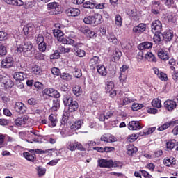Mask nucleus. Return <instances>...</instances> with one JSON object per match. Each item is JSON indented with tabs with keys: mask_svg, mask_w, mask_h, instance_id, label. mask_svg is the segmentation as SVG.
I'll list each match as a JSON object with an SVG mask.
<instances>
[{
	"mask_svg": "<svg viewBox=\"0 0 178 178\" xmlns=\"http://www.w3.org/2000/svg\"><path fill=\"white\" fill-rule=\"evenodd\" d=\"M17 51L18 52H22L24 56L26 57L33 56V55L35 54V49L33 46V43L30 41L22 42L19 47H17Z\"/></svg>",
	"mask_w": 178,
	"mask_h": 178,
	"instance_id": "f257e3e1",
	"label": "nucleus"
},
{
	"mask_svg": "<svg viewBox=\"0 0 178 178\" xmlns=\"http://www.w3.org/2000/svg\"><path fill=\"white\" fill-rule=\"evenodd\" d=\"M53 34L56 38H57V40L58 42H60L61 44H63L64 45H74L75 41L73 39L70 38L67 36H65L63 34V32L60 31V29H54L53 31Z\"/></svg>",
	"mask_w": 178,
	"mask_h": 178,
	"instance_id": "f03ea898",
	"label": "nucleus"
},
{
	"mask_svg": "<svg viewBox=\"0 0 178 178\" xmlns=\"http://www.w3.org/2000/svg\"><path fill=\"white\" fill-rule=\"evenodd\" d=\"M134 101V99L124 96V93L123 92H120L117 95L116 102L119 106L129 105V104H131Z\"/></svg>",
	"mask_w": 178,
	"mask_h": 178,
	"instance_id": "7ed1b4c3",
	"label": "nucleus"
},
{
	"mask_svg": "<svg viewBox=\"0 0 178 178\" xmlns=\"http://www.w3.org/2000/svg\"><path fill=\"white\" fill-rule=\"evenodd\" d=\"M152 31L154 34H159L162 31V22L159 19H156L152 22Z\"/></svg>",
	"mask_w": 178,
	"mask_h": 178,
	"instance_id": "20e7f679",
	"label": "nucleus"
},
{
	"mask_svg": "<svg viewBox=\"0 0 178 178\" xmlns=\"http://www.w3.org/2000/svg\"><path fill=\"white\" fill-rule=\"evenodd\" d=\"M23 31L24 35H33L35 34V26L33 23H29L24 26Z\"/></svg>",
	"mask_w": 178,
	"mask_h": 178,
	"instance_id": "39448f33",
	"label": "nucleus"
},
{
	"mask_svg": "<svg viewBox=\"0 0 178 178\" xmlns=\"http://www.w3.org/2000/svg\"><path fill=\"white\" fill-rule=\"evenodd\" d=\"M15 61H13V58L8 56L3 59L1 61V67L3 69H10L13 66Z\"/></svg>",
	"mask_w": 178,
	"mask_h": 178,
	"instance_id": "423d86ee",
	"label": "nucleus"
},
{
	"mask_svg": "<svg viewBox=\"0 0 178 178\" xmlns=\"http://www.w3.org/2000/svg\"><path fill=\"white\" fill-rule=\"evenodd\" d=\"M83 43H76L74 44V54L76 55V56H79V58H84L86 56V51L83 49H81V47H83Z\"/></svg>",
	"mask_w": 178,
	"mask_h": 178,
	"instance_id": "0eeeda50",
	"label": "nucleus"
},
{
	"mask_svg": "<svg viewBox=\"0 0 178 178\" xmlns=\"http://www.w3.org/2000/svg\"><path fill=\"white\" fill-rule=\"evenodd\" d=\"M0 83H2V84H4V86L6 87V88H8V87H10V84H12V81L9 79V76H8L7 73L1 72Z\"/></svg>",
	"mask_w": 178,
	"mask_h": 178,
	"instance_id": "6e6552de",
	"label": "nucleus"
},
{
	"mask_svg": "<svg viewBox=\"0 0 178 178\" xmlns=\"http://www.w3.org/2000/svg\"><path fill=\"white\" fill-rule=\"evenodd\" d=\"M44 95H48V97H51L53 98H60V94L58 93V90L54 88H45L43 90Z\"/></svg>",
	"mask_w": 178,
	"mask_h": 178,
	"instance_id": "1a4fd4ad",
	"label": "nucleus"
},
{
	"mask_svg": "<svg viewBox=\"0 0 178 178\" xmlns=\"http://www.w3.org/2000/svg\"><path fill=\"white\" fill-rule=\"evenodd\" d=\"M67 148L70 151H76V149H79V151H84V147L83 145L79 142L68 143Z\"/></svg>",
	"mask_w": 178,
	"mask_h": 178,
	"instance_id": "9d476101",
	"label": "nucleus"
},
{
	"mask_svg": "<svg viewBox=\"0 0 178 178\" xmlns=\"http://www.w3.org/2000/svg\"><path fill=\"white\" fill-rule=\"evenodd\" d=\"M153 72L157 77L161 80L162 81H168V75L165 74V72H163L162 71L159 70V68L156 67H153Z\"/></svg>",
	"mask_w": 178,
	"mask_h": 178,
	"instance_id": "9b49d317",
	"label": "nucleus"
},
{
	"mask_svg": "<svg viewBox=\"0 0 178 178\" xmlns=\"http://www.w3.org/2000/svg\"><path fill=\"white\" fill-rule=\"evenodd\" d=\"M14 108L15 112L21 114L26 113V111H27V107H26L24 104L20 102H17L15 103Z\"/></svg>",
	"mask_w": 178,
	"mask_h": 178,
	"instance_id": "f8f14e48",
	"label": "nucleus"
},
{
	"mask_svg": "<svg viewBox=\"0 0 178 178\" xmlns=\"http://www.w3.org/2000/svg\"><path fill=\"white\" fill-rule=\"evenodd\" d=\"M157 55L159 59L166 62V60H169V51L165 50L163 49H160L158 51Z\"/></svg>",
	"mask_w": 178,
	"mask_h": 178,
	"instance_id": "ddd939ff",
	"label": "nucleus"
},
{
	"mask_svg": "<svg viewBox=\"0 0 178 178\" xmlns=\"http://www.w3.org/2000/svg\"><path fill=\"white\" fill-rule=\"evenodd\" d=\"M176 106H177V104H176V102L173 100H167L164 102V108H165L168 112L175 111Z\"/></svg>",
	"mask_w": 178,
	"mask_h": 178,
	"instance_id": "4468645a",
	"label": "nucleus"
},
{
	"mask_svg": "<svg viewBox=\"0 0 178 178\" xmlns=\"http://www.w3.org/2000/svg\"><path fill=\"white\" fill-rule=\"evenodd\" d=\"M13 77L16 81L20 83V81H23L25 79H27V74L23 72H16L13 74Z\"/></svg>",
	"mask_w": 178,
	"mask_h": 178,
	"instance_id": "2eb2a0df",
	"label": "nucleus"
},
{
	"mask_svg": "<svg viewBox=\"0 0 178 178\" xmlns=\"http://www.w3.org/2000/svg\"><path fill=\"white\" fill-rule=\"evenodd\" d=\"M143 127L138 121H131L128 124L129 130H141Z\"/></svg>",
	"mask_w": 178,
	"mask_h": 178,
	"instance_id": "dca6fc26",
	"label": "nucleus"
},
{
	"mask_svg": "<svg viewBox=\"0 0 178 178\" xmlns=\"http://www.w3.org/2000/svg\"><path fill=\"white\" fill-rule=\"evenodd\" d=\"M84 124V121L83 120H76L70 127L71 130L72 131H76V130H79L81 129V127Z\"/></svg>",
	"mask_w": 178,
	"mask_h": 178,
	"instance_id": "f3484780",
	"label": "nucleus"
},
{
	"mask_svg": "<svg viewBox=\"0 0 178 178\" xmlns=\"http://www.w3.org/2000/svg\"><path fill=\"white\" fill-rule=\"evenodd\" d=\"M147 30V24H139L138 26L133 28L134 33L136 34H141V33H144Z\"/></svg>",
	"mask_w": 178,
	"mask_h": 178,
	"instance_id": "a211bd4d",
	"label": "nucleus"
},
{
	"mask_svg": "<svg viewBox=\"0 0 178 178\" xmlns=\"http://www.w3.org/2000/svg\"><path fill=\"white\" fill-rule=\"evenodd\" d=\"M101 62V60L99 59V57L95 56L90 60L89 65L92 69H95V67H97V66H99V63Z\"/></svg>",
	"mask_w": 178,
	"mask_h": 178,
	"instance_id": "6ab92c4d",
	"label": "nucleus"
},
{
	"mask_svg": "<svg viewBox=\"0 0 178 178\" xmlns=\"http://www.w3.org/2000/svg\"><path fill=\"white\" fill-rule=\"evenodd\" d=\"M66 15L68 16H72L73 17H76V16H79L80 15V10L76 8H70L66 10Z\"/></svg>",
	"mask_w": 178,
	"mask_h": 178,
	"instance_id": "aec40b11",
	"label": "nucleus"
},
{
	"mask_svg": "<svg viewBox=\"0 0 178 178\" xmlns=\"http://www.w3.org/2000/svg\"><path fill=\"white\" fill-rule=\"evenodd\" d=\"M98 165L100 168H111V166H112V160L102 159L98 160Z\"/></svg>",
	"mask_w": 178,
	"mask_h": 178,
	"instance_id": "412c9836",
	"label": "nucleus"
},
{
	"mask_svg": "<svg viewBox=\"0 0 178 178\" xmlns=\"http://www.w3.org/2000/svg\"><path fill=\"white\" fill-rule=\"evenodd\" d=\"M127 15H129V16H130V17L133 19V20H135V22L140 20V17L138 16V11L137 10V9L128 10Z\"/></svg>",
	"mask_w": 178,
	"mask_h": 178,
	"instance_id": "4be33fe9",
	"label": "nucleus"
},
{
	"mask_svg": "<svg viewBox=\"0 0 178 178\" xmlns=\"http://www.w3.org/2000/svg\"><path fill=\"white\" fill-rule=\"evenodd\" d=\"M8 5H13L14 6H23L24 2L22 0H3Z\"/></svg>",
	"mask_w": 178,
	"mask_h": 178,
	"instance_id": "5701e85b",
	"label": "nucleus"
},
{
	"mask_svg": "<svg viewBox=\"0 0 178 178\" xmlns=\"http://www.w3.org/2000/svg\"><path fill=\"white\" fill-rule=\"evenodd\" d=\"M49 121L50 127H56L58 124V117L55 114H51L49 116Z\"/></svg>",
	"mask_w": 178,
	"mask_h": 178,
	"instance_id": "b1692460",
	"label": "nucleus"
},
{
	"mask_svg": "<svg viewBox=\"0 0 178 178\" xmlns=\"http://www.w3.org/2000/svg\"><path fill=\"white\" fill-rule=\"evenodd\" d=\"M102 23V15L99 13H95L93 15V26H98Z\"/></svg>",
	"mask_w": 178,
	"mask_h": 178,
	"instance_id": "393cba45",
	"label": "nucleus"
},
{
	"mask_svg": "<svg viewBox=\"0 0 178 178\" xmlns=\"http://www.w3.org/2000/svg\"><path fill=\"white\" fill-rule=\"evenodd\" d=\"M151 48H152V42H142L138 46V49H140V51H144L145 49H149Z\"/></svg>",
	"mask_w": 178,
	"mask_h": 178,
	"instance_id": "a878e982",
	"label": "nucleus"
},
{
	"mask_svg": "<svg viewBox=\"0 0 178 178\" xmlns=\"http://www.w3.org/2000/svg\"><path fill=\"white\" fill-rule=\"evenodd\" d=\"M97 70L99 76H102L103 77H105V76L108 74V71L106 70V67H105L104 65H100L97 66Z\"/></svg>",
	"mask_w": 178,
	"mask_h": 178,
	"instance_id": "bb28decb",
	"label": "nucleus"
},
{
	"mask_svg": "<svg viewBox=\"0 0 178 178\" xmlns=\"http://www.w3.org/2000/svg\"><path fill=\"white\" fill-rule=\"evenodd\" d=\"M176 124V121H170L165 122L164 124L158 128L159 131H163V130H166L170 126H175Z\"/></svg>",
	"mask_w": 178,
	"mask_h": 178,
	"instance_id": "cd10ccee",
	"label": "nucleus"
},
{
	"mask_svg": "<svg viewBox=\"0 0 178 178\" xmlns=\"http://www.w3.org/2000/svg\"><path fill=\"white\" fill-rule=\"evenodd\" d=\"M115 25L116 27H118V29H120L122 26L123 25V18H122V16L120 15L117 14L114 19Z\"/></svg>",
	"mask_w": 178,
	"mask_h": 178,
	"instance_id": "c85d7f7f",
	"label": "nucleus"
},
{
	"mask_svg": "<svg viewBox=\"0 0 178 178\" xmlns=\"http://www.w3.org/2000/svg\"><path fill=\"white\" fill-rule=\"evenodd\" d=\"M70 112H74L79 109V103L76 100H72L68 106Z\"/></svg>",
	"mask_w": 178,
	"mask_h": 178,
	"instance_id": "c756f323",
	"label": "nucleus"
},
{
	"mask_svg": "<svg viewBox=\"0 0 178 178\" xmlns=\"http://www.w3.org/2000/svg\"><path fill=\"white\" fill-rule=\"evenodd\" d=\"M163 37L166 41H171L173 38V31L172 30L165 31L163 33Z\"/></svg>",
	"mask_w": 178,
	"mask_h": 178,
	"instance_id": "7c9ffc66",
	"label": "nucleus"
},
{
	"mask_svg": "<svg viewBox=\"0 0 178 178\" xmlns=\"http://www.w3.org/2000/svg\"><path fill=\"white\" fill-rule=\"evenodd\" d=\"M31 70L32 73H33V74H35L36 76H40L41 73H42V70L41 69V67L38 65H33Z\"/></svg>",
	"mask_w": 178,
	"mask_h": 178,
	"instance_id": "2f4dec72",
	"label": "nucleus"
},
{
	"mask_svg": "<svg viewBox=\"0 0 178 178\" xmlns=\"http://www.w3.org/2000/svg\"><path fill=\"white\" fill-rule=\"evenodd\" d=\"M83 33L86 35L87 37H88V38H95V37H97V33L90 30L88 28H86L83 30Z\"/></svg>",
	"mask_w": 178,
	"mask_h": 178,
	"instance_id": "473e14b6",
	"label": "nucleus"
},
{
	"mask_svg": "<svg viewBox=\"0 0 178 178\" xmlns=\"http://www.w3.org/2000/svg\"><path fill=\"white\" fill-rule=\"evenodd\" d=\"M112 56H113L112 61L116 62V60H118L119 59H120V56H122V52L119 51V49H115L113 51Z\"/></svg>",
	"mask_w": 178,
	"mask_h": 178,
	"instance_id": "72a5a7b5",
	"label": "nucleus"
},
{
	"mask_svg": "<svg viewBox=\"0 0 178 178\" xmlns=\"http://www.w3.org/2000/svg\"><path fill=\"white\" fill-rule=\"evenodd\" d=\"M83 23L85 24H90L91 26H94V17L93 15H88L83 18Z\"/></svg>",
	"mask_w": 178,
	"mask_h": 178,
	"instance_id": "f704fd0d",
	"label": "nucleus"
},
{
	"mask_svg": "<svg viewBox=\"0 0 178 178\" xmlns=\"http://www.w3.org/2000/svg\"><path fill=\"white\" fill-rule=\"evenodd\" d=\"M155 130H156V127H150L147 130H144L142 132L139 133L140 136H149V134H152V133H154V131H155Z\"/></svg>",
	"mask_w": 178,
	"mask_h": 178,
	"instance_id": "c9c22d12",
	"label": "nucleus"
},
{
	"mask_svg": "<svg viewBox=\"0 0 178 178\" xmlns=\"http://www.w3.org/2000/svg\"><path fill=\"white\" fill-rule=\"evenodd\" d=\"M19 136L22 138V140H26V141H27L28 143H33V141H29V140L26 139L27 137L28 138H31V135L30 134V132L29 131L19 132Z\"/></svg>",
	"mask_w": 178,
	"mask_h": 178,
	"instance_id": "e433bc0d",
	"label": "nucleus"
},
{
	"mask_svg": "<svg viewBox=\"0 0 178 178\" xmlns=\"http://www.w3.org/2000/svg\"><path fill=\"white\" fill-rule=\"evenodd\" d=\"M165 166H170L172 165H176V159L172 158H165L163 161Z\"/></svg>",
	"mask_w": 178,
	"mask_h": 178,
	"instance_id": "4c0bfd02",
	"label": "nucleus"
},
{
	"mask_svg": "<svg viewBox=\"0 0 178 178\" xmlns=\"http://www.w3.org/2000/svg\"><path fill=\"white\" fill-rule=\"evenodd\" d=\"M83 8L86 9H94L95 8V1L90 0L83 3Z\"/></svg>",
	"mask_w": 178,
	"mask_h": 178,
	"instance_id": "58836bf2",
	"label": "nucleus"
},
{
	"mask_svg": "<svg viewBox=\"0 0 178 178\" xmlns=\"http://www.w3.org/2000/svg\"><path fill=\"white\" fill-rule=\"evenodd\" d=\"M23 155L26 160L29 161L30 162H34V160L35 159V154H31L30 152H24Z\"/></svg>",
	"mask_w": 178,
	"mask_h": 178,
	"instance_id": "ea45409f",
	"label": "nucleus"
},
{
	"mask_svg": "<svg viewBox=\"0 0 178 178\" xmlns=\"http://www.w3.org/2000/svg\"><path fill=\"white\" fill-rule=\"evenodd\" d=\"M127 154L128 155H131L132 154H136L138 151L137 147H136L133 145H129L127 147Z\"/></svg>",
	"mask_w": 178,
	"mask_h": 178,
	"instance_id": "a19ab883",
	"label": "nucleus"
},
{
	"mask_svg": "<svg viewBox=\"0 0 178 178\" xmlns=\"http://www.w3.org/2000/svg\"><path fill=\"white\" fill-rule=\"evenodd\" d=\"M72 91L74 95H76V97H80V95H81L83 92V90H81V87L77 85L74 86L72 88Z\"/></svg>",
	"mask_w": 178,
	"mask_h": 178,
	"instance_id": "79ce46f5",
	"label": "nucleus"
},
{
	"mask_svg": "<svg viewBox=\"0 0 178 178\" xmlns=\"http://www.w3.org/2000/svg\"><path fill=\"white\" fill-rule=\"evenodd\" d=\"M145 58L147 59V60H148L149 62H156V57H155V55H154L152 54V52H147L145 54Z\"/></svg>",
	"mask_w": 178,
	"mask_h": 178,
	"instance_id": "37998d69",
	"label": "nucleus"
},
{
	"mask_svg": "<svg viewBox=\"0 0 178 178\" xmlns=\"http://www.w3.org/2000/svg\"><path fill=\"white\" fill-rule=\"evenodd\" d=\"M108 40L109 42H112L114 45H118L119 44V40L116 38V36L113 33H110L108 36Z\"/></svg>",
	"mask_w": 178,
	"mask_h": 178,
	"instance_id": "c03bdc74",
	"label": "nucleus"
},
{
	"mask_svg": "<svg viewBox=\"0 0 178 178\" xmlns=\"http://www.w3.org/2000/svg\"><path fill=\"white\" fill-rule=\"evenodd\" d=\"M176 146V140H168L166 141V148L167 149H173Z\"/></svg>",
	"mask_w": 178,
	"mask_h": 178,
	"instance_id": "a18cd8bd",
	"label": "nucleus"
},
{
	"mask_svg": "<svg viewBox=\"0 0 178 178\" xmlns=\"http://www.w3.org/2000/svg\"><path fill=\"white\" fill-rule=\"evenodd\" d=\"M152 105L154 108H162V101L159 99H154L152 102Z\"/></svg>",
	"mask_w": 178,
	"mask_h": 178,
	"instance_id": "49530a36",
	"label": "nucleus"
},
{
	"mask_svg": "<svg viewBox=\"0 0 178 178\" xmlns=\"http://www.w3.org/2000/svg\"><path fill=\"white\" fill-rule=\"evenodd\" d=\"M119 81L120 84H124L127 81V73H120Z\"/></svg>",
	"mask_w": 178,
	"mask_h": 178,
	"instance_id": "de8ad7c7",
	"label": "nucleus"
},
{
	"mask_svg": "<svg viewBox=\"0 0 178 178\" xmlns=\"http://www.w3.org/2000/svg\"><path fill=\"white\" fill-rule=\"evenodd\" d=\"M63 101L64 102L65 105H67V106H69V104L73 101V97H72L70 95H66L64 96V97L63 98Z\"/></svg>",
	"mask_w": 178,
	"mask_h": 178,
	"instance_id": "09e8293b",
	"label": "nucleus"
},
{
	"mask_svg": "<svg viewBox=\"0 0 178 178\" xmlns=\"http://www.w3.org/2000/svg\"><path fill=\"white\" fill-rule=\"evenodd\" d=\"M114 88H115V83H113V81H107L106 83L105 88H106V92L113 90Z\"/></svg>",
	"mask_w": 178,
	"mask_h": 178,
	"instance_id": "8fccbe9b",
	"label": "nucleus"
},
{
	"mask_svg": "<svg viewBox=\"0 0 178 178\" xmlns=\"http://www.w3.org/2000/svg\"><path fill=\"white\" fill-rule=\"evenodd\" d=\"M8 54L6 50V46L5 44L0 43V56H5Z\"/></svg>",
	"mask_w": 178,
	"mask_h": 178,
	"instance_id": "3c124183",
	"label": "nucleus"
},
{
	"mask_svg": "<svg viewBox=\"0 0 178 178\" xmlns=\"http://www.w3.org/2000/svg\"><path fill=\"white\" fill-rule=\"evenodd\" d=\"M36 170L40 177H41V176H44L45 173H47V169L42 167H37Z\"/></svg>",
	"mask_w": 178,
	"mask_h": 178,
	"instance_id": "603ef678",
	"label": "nucleus"
},
{
	"mask_svg": "<svg viewBox=\"0 0 178 178\" xmlns=\"http://www.w3.org/2000/svg\"><path fill=\"white\" fill-rule=\"evenodd\" d=\"M168 8H175V1L174 0H161Z\"/></svg>",
	"mask_w": 178,
	"mask_h": 178,
	"instance_id": "864d4df0",
	"label": "nucleus"
},
{
	"mask_svg": "<svg viewBox=\"0 0 178 178\" xmlns=\"http://www.w3.org/2000/svg\"><path fill=\"white\" fill-rule=\"evenodd\" d=\"M144 105L143 104H140L138 103H134L131 106V109L132 111H140V109H141V108H143Z\"/></svg>",
	"mask_w": 178,
	"mask_h": 178,
	"instance_id": "5fc2aeb1",
	"label": "nucleus"
},
{
	"mask_svg": "<svg viewBox=\"0 0 178 178\" xmlns=\"http://www.w3.org/2000/svg\"><path fill=\"white\" fill-rule=\"evenodd\" d=\"M137 138H138V135L137 134H132L129 135L127 140L129 143H134Z\"/></svg>",
	"mask_w": 178,
	"mask_h": 178,
	"instance_id": "6e6d98bb",
	"label": "nucleus"
},
{
	"mask_svg": "<svg viewBox=\"0 0 178 178\" xmlns=\"http://www.w3.org/2000/svg\"><path fill=\"white\" fill-rule=\"evenodd\" d=\"M47 7L49 9H55L56 10H58V9H59V4L56 2L49 3L47 4Z\"/></svg>",
	"mask_w": 178,
	"mask_h": 178,
	"instance_id": "4d7b16f0",
	"label": "nucleus"
},
{
	"mask_svg": "<svg viewBox=\"0 0 178 178\" xmlns=\"http://www.w3.org/2000/svg\"><path fill=\"white\" fill-rule=\"evenodd\" d=\"M60 78L63 80H66L67 81H70V80H72V75H70L67 73H63L60 74Z\"/></svg>",
	"mask_w": 178,
	"mask_h": 178,
	"instance_id": "13d9d810",
	"label": "nucleus"
},
{
	"mask_svg": "<svg viewBox=\"0 0 178 178\" xmlns=\"http://www.w3.org/2000/svg\"><path fill=\"white\" fill-rule=\"evenodd\" d=\"M73 74L74 77H76V79H80L83 76V74L81 73V70L76 69L73 72Z\"/></svg>",
	"mask_w": 178,
	"mask_h": 178,
	"instance_id": "bf43d9fd",
	"label": "nucleus"
},
{
	"mask_svg": "<svg viewBox=\"0 0 178 178\" xmlns=\"http://www.w3.org/2000/svg\"><path fill=\"white\" fill-rule=\"evenodd\" d=\"M60 58V54H59V51L56 50L51 56L50 59H59Z\"/></svg>",
	"mask_w": 178,
	"mask_h": 178,
	"instance_id": "052dcab7",
	"label": "nucleus"
},
{
	"mask_svg": "<svg viewBox=\"0 0 178 178\" xmlns=\"http://www.w3.org/2000/svg\"><path fill=\"white\" fill-rule=\"evenodd\" d=\"M38 49L40 51V52H45L47 51V44L45 42L40 43L38 45Z\"/></svg>",
	"mask_w": 178,
	"mask_h": 178,
	"instance_id": "680f3d73",
	"label": "nucleus"
},
{
	"mask_svg": "<svg viewBox=\"0 0 178 178\" xmlns=\"http://www.w3.org/2000/svg\"><path fill=\"white\" fill-rule=\"evenodd\" d=\"M5 40H8V33L0 31V41H5Z\"/></svg>",
	"mask_w": 178,
	"mask_h": 178,
	"instance_id": "e2e57ef3",
	"label": "nucleus"
},
{
	"mask_svg": "<svg viewBox=\"0 0 178 178\" xmlns=\"http://www.w3.org/2000/svg\"><path fill=\"white\" fill-rule=\"evenodd\" d=\"M35 41L37 44H41L45 41V39L44 38V36L41 34L38 35V36L35 38Z\"/></svg>",
	"mask_w": 178,
	"mask_h": 178,
	"instance_id": "0e129e2a",
	"label": "nucleus"
},
{
	"mask_svg": "<svg viewBox=\"0 0 178 178\" xmlns=\"http://www.w3.org/2000/svg\"><path fill=\"white\" fill-rule=\"evenodd\" d=\"M136 59L138 62H141L144 59V53L142 51H140L136 55Z\"/></svg>",
	"mask_w": 178,
	"mask_h": 178,
	"instance_id": "69168bd1",
	"label": "nucleus"
},
{
	"mask_svg": "<svg viewBox=\"0 0 178 178\" xmlns=\"http://www.w3.org/2000/svg\"><path fill=\"white\" fill-rule=\"evenodd\" d=\"M116 141H118V138L115 136L108 134V143H116Z\"/></svg>",
	"mask_w": 178,
	"mask_h": 178,
	"instance_id": "338daca9",
	"label": "nucleus"
},
{
	"mask_svg": "<svg viewBox=\"0 0 178 178\" xmlns=\"http://www.w3.org/2000/svg\"><path fill=\"white\" fill-rule=\"evenodd\" d=\"M140 172L142 174V176H143L145 178H152V175H151L148 172L144 170H140Z\"/></svg>",
	"mask_w": 178,
	"mask_h": 178,
	"instance_id": "774afa93",
	"label": "nucleus"
}]
</instances>
